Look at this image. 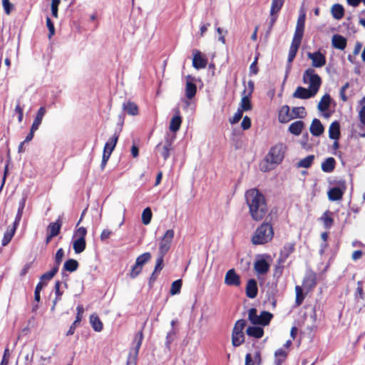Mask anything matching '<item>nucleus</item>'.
<instances>
[{
	"label": "nucleus",
	"mask_w": 365,
	"mask_h": 365,
	"mask_svg": "<svg viewBox=\"0 0 365 365\" xmlns=\"http://www.w3.org/2000/svg\"><path fill=\"white\" fill-rule=\"evenodd\" d=\"M269 267V264L264 259H258L254 263V269L257 274H267Z\"/></svg>",
	"instance_id": "nucleus-18"
},
{
	"label": "nucleus",
	"mask_w": 365,
	"mask_h": 365,
	"mask_svg": "<svg viewBox=\"0 0 365 365\" xmlns=\"http://www.w3.org/2000/svg\"><path fill=\"white\" fill-rule=\"evenodd\" d=\"M46 26L49 31L48 37L49 39H51L55 34V27L53 23L49 17L46 18Z\"/></svg>",
	"instance_id": "nucleus-59"
},
{
	"label": "nucleus",
	"mask_w": 365,
	"mask_h": 365,
	"mask_svg": "<svg viewBox=\"0 0 365 365\" xmlns=\"http://www.w3.org/2000/svg\"><path fill=\"white\" fill-rule=\"evenodd\" d=\"M295 293H296L295 306L299 307L302 304V302L305 298V295L303 293L302 288L299 285H297L295 287Z\"/></svg>",
	"instance_id": "nucleus-44"
},
{
	"label": "nucleus",
	"mask_w": 365,
	"mask_h": 365,
	"mask_svg": "<svg viewBox=\"0 0 365 365\" xmlns=\"http://www.w3.org/2000/svg\"><path fill=\"white\" fill-rule=\"evenodd\" d=\"M338 187L331 188L328 192V198L331 201H337L342 199L344 192L346 189V181L341 180L337 182Z\"/></svg>",
	"instance_id": "nucleus-8"
},
{
	"label": "nucleus",
	"mask_w": 365,
	"mask_h": 365,
	"mask_svg": "<svg viewBox=\"0 0 365 365\" xmlns=\"http://www.w3.org/2000/svg\"><path fill=\"white\" fill-rule=\"evenodd\" d=\"M304 35V29H295L294 34L292 43L301 45L302 39Z\"/></svg>",
	"instance_id": "nucleus-52"
},
{
	"label": "nucleus",
	"mask_w": 365,
	"mask_h": 365,
	"mask_svg": "<svg viewBox=\"0 0 365 365\" xmlns=\"http://www.w3.org/2000/svg\"><path fill=\"white\" fill-rule=\"evenodd\" d=\"M317 93L309 88H306L302 86H299L293 93V97L300 99H308L314 96Z\"/></svg>",
	"instance_id": "nucleus-15"
},
{
	"label": "nucleus",
	"mask_w": 365,
	"mask_h": 365,
	"mask_svg": "<svg viewBox=\"0 0 365 365\" xmlns=\"http://www.w3.org/2000/svg\"><path fill=\"white\" fill-rule=\"evenodd\" d=\"M61 282L59 281H56V283H55V287H54V289H55V294H56V297H55V299H53V305H52V307L51 309V310L52 312H53L55 310V308H56V306L57 304V303L61 300V297H62V295H63V292L61 291L60 288H61Z\"/></svg>",
	"instance_id": "nucleus-37"
},
{
	"label": "nucleus",
	"mask_w": 365,
	"mask_h": 365,
	"mask_svg": "<svg viewBox=\"0 0 365 365\" xmlns=\"http://www.w3.org/2000/svg\"><path fill=\"white\" fill-rule=\"evenodd\" d=\"M314 159V155H308L306 158L299 160V162L298 163V167L308 168L311 167V165H312Z\"/></svg>",
	"instance_id": "nucleus-47"
},
{
	"label": "nucleus",
	"mask_w": 365,
	"mask_h": 365,
	"mask_svg": "<svg viewBox=\"0 0 365 365\" xmlns=\"http://www.w3.org/2000/svg\"><path fill=\"white\" fill-rule=\"evenodd\" d=\"M64 256V250L63 248H59L57 252H56L54 260H55V264L53 267H56L59 269V266L62 262V259Z\"/></svg>",
	"instance_id": "nucleus-54"
},
{
	"label": "nucleus",
	"mask_w": 365,
	"mask_h": 365,
	"mask_svg": "<svg viewBox=\"0 0 365 365\" xmlns=\"http://www.w3.org/2000/svg\"><path fill=\"white\" fill-rule=\"evenodd\" d=\"M197 92V86L194 83V78L190 76H187V81L185 86V96L188 99H192L195 97Z\"/></svg>",
	"instance_id": "nucleus-17"
},
{
	"label": "nucleus",
	"mask_w": 365,
	"mask_h": 365,
	"mask_svg": "<svg viewBox=\"0 0 365 365\" xmlns=\"http://www.w3.org/2000/svg\"><path fill=\"white\" fill-rule=\"evenodd\" d=\"M173 140L172 138H170L169 136H167L165 138V143L163 145L160 143H158L155 147V149L160 152V154L165 160L169 158L170 153L173 150Z\"/></svg>",
	"instance_id": "nucleus-10"
},
{
	"label": "nucleus",
	"mask_w": 365,
	"mask_h": 365,
	"mask_svg": "<svg viewBox=\"0 0 365 365\" xmlns=\"http://www.w3.org/2000/svg\"><path fill=\"white\" fill-rule=\"evenodd\" d=\"M336 163L335 159L329 157L322 163L321 168L324 173H331L336 167Z\"/></svg>",
	"instance_id": "nucleus-29"
},
{
	"label": "nucleus",
	"mask_w": 365,
	"mask_h": 365,
	"mask_svg": "<svg viewBox=\"0 0 365 365\" xmlns=\"http://www.w3.org/2000/svg\"><path fill=\"white\" fill-rule=\"evenodd\" d=\"M264 329L258 326H250L246 329V334L248 336L255 339H260L264 335Z\"/></svg>",
	"instance_id": "nucleus-23"
},
{
	"label": "nucleus",
	"mask_w": 365,
	"mask_h": 365,
	"mask_svg": "<svg viewBox=\"0 0 365 365\" xmlns=\"http://www.w3.org/2000/svg\"><path fill=\"white\" fill-rule=\"evenodd\" d=\"M79 267V263L76 259H68L66 260L63 266V272H73Z\"/></svg>",
	"instance_id": "nucleus-33"
},
{
	"label": "nucleus",
	"mask_w": 365,
	"mask_h": 365,
	"mask_svg": "<svg viewBox=\"0 0 365 365\" xmlns=\"http://www.w3.org/2000/svg\"><path fill=\"white\" fill-rule=\"evenodd\" d=\"M309 130L312 135L319 136L324 133V128L319 119L314 118L311 123Z\"/></svg>",
	"instance_id": "nucleus-20"
},
{
	"label": "nucleus",
	"mask_w": 365,
	"mask_h": 365,
	"mask_svg": "<svg viewBox=\"0 0 365 365\" xmlns=\"http://www.w3.org/2000/svg\"><path fill=\"white\" fill-rule=\"evenodd\" d=\"M304 127V123L302 120H297L289 125V131L294 135H299Z\"/></svg>",
	"instance_id": "nucleus-31"
},
{
	"label": "nucleus",
	"mask_w": 365,
	"mask_h": 365,
	"mask_svg": "<svg viewBox=\"0 0 365 365\" xmlns=\"http://www.w3.org/2000/svg\"><path fill=\"white\" fill-rule=\"evenodd\" d=\"M119 138V133L115 132L106 143L103 151L104 153H110L111 155L113 150H114L117 142Z\"/></svg>",
	"instance_id": "nucleus-21"
},
{
	"label": "nucleus",
	"mask_w": 365,
	"mask_h": 365,
	"mask_svg": "<svg viewBox=\"0 0 365 365\" xmlns=\"http://www.w3.org/2000/svg\"><path fill=\"white\" fill-rule=\"evenodd\" d=\"M86 247V239H75L73 242V249L76 254L83 252Z\"/></svg>",
	"instance_id": "nucleus-35"
},
{
	"label": "nucleus",
	"mask_w": 365,
	"mask_h": 365,
	"mask_svg": "<svg viewBox=\"0 0 365 365\" xmlns=\"http://www.w3.org/2000/svg\"><path fill=\"white\" fill-rule=\"evenodd\" d=\"M287 146L283 143H278L271 147L265 157L266 161L272 165L280 164L284 158Z\"/></svg>",
	"instance_id": "nucleus-3"
},
{
	"label": "nucleus",
	"mask_w": 365,
	"mask_h": 365,
	"mask_svg": "<svg viewBox=\"0 0 365 365\" xmlns=\"http://www.w3.org/2000/svg\"><path fill=\"white\" fill-rule=\"evenodd\" d=\"M58 271V268L53 267L50 271L45 272L40 277V280L43 283L47 281H50L56 274Z\"/></svg>",
	"instance_id": "nucleus-45"
},
{
	"label": "nucleus",
	"mask_w": 365,
	"mask_h": 365,
	"mask_svg": "<svg viewBox=\"0 0 365 365\" xmlns=\"http://www.w3.org/2000/svg\"><path fill=\"white\" fill-rule=\"evenodd\" d=\"M274 232L272 224L269 222H263L256 228L251 237V242L253 245H264L270 242L274 238Z\"/></svg>",
	"instance_id": "nucleus-2"
},
{
	"label": "nucleus",
	"mask_w": 365,
	"mask_h": 365,
	"mask_svg": "<svg viewBox=\"0 0 365 365\" xmlns=\"http://www.w3.org/2000/svg\"><path fill=\"white\" fill-rule=\"evenodd\" d=\"M152 215V211L150 207L144 209L142 213V222L145 225H148L151 221Z\"/></svg>",
	"instance_id": "nucleus-48"
},
{
	"label": "nucleus",
	"mask_w": 365,
	"mask_h": 365,
	"mask_svg": "<svg viewBox=\"0 0 365 365\" xmlns=\"http://www.w3.org/2000/svg\"><path fill=\"white\" fill-rule=\"evenodd\" d=\"M292 113L293 114V115H292L293 118H303L307 114L305 108L303 106L294 107L292 110Z\"/></svg>",
	"instance_id": "nucleus-49"
},
{
	"label": "nucleus",
	"mask_w": 365,
	"mask_h": 365,
	"mask_svg": "<svg viewBox=\"0 0 365 365\" xmlns=\"http://www.w3.org/2000/svg\"><path fill=\"white\" fill-rule=\"evenodd\" d=\"M299 46H300L299 45H297V44H295L293 43H291L289 51V54H288V59H287L289 63H292L293 61V60L294 59Z\"/></svg>",
	"instance_id": "nucleus-50"
},
{
	"label": "nucleus",
	"mask_w": 365,
	"mask_h": 365,
	"mask_svg": "<svg viewBox=\"0 0 365 365\" xmlns=\"http://www.w3.org/2000/svg\"><path fill=\"white\" fill-rule=\"evenodd\" d=\"M275 365H282L287 357V352L282 349H277L275 353Z\"/></svg>",
	"instance_id": "nucleus-40"
},
{
	"label": "nucleus",
	"mask_w": 365,
	"mask_h": 365,
	"mask_svg": "<svg viewBox=\"0 0 365 365\" xmlns=\"http://www.w3.org/2000/svg\"><path fill=\"white\" fill-rule=\"evenodd\" d=\"M243 112L242 110L237 109V112L235 113L234 116L230 119V123L231 124H235L238 123L240 119L242 118Z\"/></svg>",
	"instance_id": "nucleus-60"
},
{
	"label": "nucleus",
	"mask_w": 365,
	"mask_h": 365,
	"mask_svg": "<svg viewBox=\"0 0 365 365\" xmlns=\"http://www.w3.org/2000/svg\"><path fill=\"white\" fill-rule=\"evenodd\" d=\"M245 197L252 220L255 222L262 221L268 212L264 195L258 189L252 188L245 192Z\"/></svg>",
	"instance_id": "nucleus-1"
},
{
	"label": "nucleus",
	"mask_w": 365,
	"mask_h": 365,
	"mask_svg": "<svg viewBox=\"0 0 365 365\" xmlns=\"http://www.w3.org/2000/svg\"><path fill=\"white\" fill-rule=\"evenodd\" d=\"M346 38L341 35L335 34L332 37V46L335 48L344 50L346 46Z\"/></svg>",
	"instance_id": "nucleus-26"
},
{
	"label": "nucleus",
	"mask_w": 365,
	"mask_h": 365,
	"mask_svg": "<svg viewBox=\"0 0 365 365\" xmlns=\"http://www.w3.org/2000/svg\"><path fill=\"white\" fill-rule=\"evenodd\" d=\"M182 282L181 279L174 281L171 284L170 293L172 295L179 294L182 287Z\"/></svg>",
	"instance_id": "nucleus-51"
},
{
	"label": "nucleus",
	"mask_w": 365,
	"mask_h": 365,
	"mask_svg": "<svg viewBox=\"0 0 365 365\" xmlns=\"http://www.w3.org/2000/svg\"><path fill=\"white\" fill-rule=\"evenodd\" d=\"M165 255H162L161 254L158 255V257L156 259L155 266L154 268L155 272H160L164 267V257Z\"/></svg>",
	"instance_id": "nucleus-55"
},
{
	"label": "nucleus",
	"mask_w": 365,
	"mask_h": 365,
	"mask_svg": "<svg viewBox=\"0 0 365 365\" xmlns=\"http://www.w3.org/2000/svg\"><path fill=\"white\" fill-rule=\"evenodd\" d=\"M151 257L152 256L150 252H144L136 258L135 263L143 267V266L151 259Z\"/></svg>",
	"instance_id": "nucleus-43"
},
{
	"label": "nucleus",
	"mask_w": 365,
	"mask_h": 365,
	"mask_svg": "<svg viewBox=\"0 0 365 365\" xmlns=\"http://www.w3.org/2000/svg\"><path fill=\"white\" fill-rule=\"evenodd\" d=\"M303 81L304 83H308L309 88L316 93L318 92L322 84L320 76L316 73L312 68L305 70L303 74Z\"/></svg>",
	"instance_id": "nucleus-6"
},
{
	"label": "nucleus",
	"mask_w": 365,
	"mask_h": 365,
	"mask_svg": "<svg viewBox=\"0 0 365 365\" xmlns=\"http://www.w3.org/2000/svg\"><path fill=\"white\" fill-rule=\"evenodd\" d=\"M90 322L96 331H101L103 328V323L97 315L92 314L90 317Z\"/></svg>",
	"instance_id": "nucleus-41"
},
{
	"label": "nucleus",
	"mask_w": 365,
	"mask_h": 365,
	"mask_svg": "<svg viewBox=\"0 0 365 365\" xmlns=\"http://www.w3.org/2000/svg\"><path fill=\"white\" fill-rule=\"evenodd\" d=\"M16 229V227L14 225L11 228L7 229V230L4 232L1 240L2 246H6L11 242L15 234Z\"/></svg>",
	"instance_id": "nucleus-38"
},
{
	"label": "nucleus",
	"mask_w": 365,
	"mask_h": 365,
	"mask_svg": "<svg viewBox=\"0 0 365 365\" xmlns=\"http://www.w3.org/2000/svg\"><path fill=\"white\" fill-rule=\"evenodd\" d=\"M2 5L5 13L8 15L10 14L13 9V4L10 3L9 0H2Z\"/></svg>",
	"instance_id": "nucleus-63"
},
{
	"label": "nucleus",
	"mask_w": 365,
	"mask_h": 365,
	"mask_svg": "<svg viewBox=\"0 0 365 365\" xmlns=\"http://www.w3.org/2000/svg\"><path fill=\"white\" fill-rule=\"evenodd\" d=\"M177 113L178 115H175L172 118L169 126L170 130L173 133H176L179 130L182 123V118L180 115L179 110L177 111Z\"/></svg>",
	"instance_id": "nucleus-30"
},
{
	"label": "nucleus",
	"mask_w": 365,
	"mask_h": 365,
	"mask_svg": "<svg viewBox=\"0 0 365 365\" xmlns=\"http://www.w3.org/2000/svg\"><path fill=\"white\" fill-rule=\"evenodd\" d=\"M63 222L61 217H59L57 220L54 222H51L47 227L48 233L51 234V236H57L60 233Z\"/></svg>",
	"instance_id": "nucleus-24"
},
{
	"label": "nucleus",
	"mask_w": 365,
	"mask_h": 365,
	"mask_svg": "<svg viewBox=\"0 0 365 365\" xmlns=\"http://www.w3.org/2000/svg\"><path fill=\"white\" fill-rule=\"evenodd\" d=\"M329 136L331 139L339 140L340 138V125L338 121L331 123L329 128Z\"/></svg>",
	"instance_id": "nucleus-27"
},
{
	"label": "nucleus",
	"mask_w": 365,
	"mask_h": 365,
	"mask_svg": "<svg viewBox=\"0 0 365 365\" xmlns=\"http://www.w3.org/2000/svg\"><path fill=\"white\" fill-rule=\"evenodd\" d=\"M245 293L248 298L254 299L257 297L258 293V287L257 281L255 279H250L247 281Z\"/></svg>",
	"instance_id": "nucleus-16"
},
{
	"label": "nucleus",
	"mask_w": 365,
	"mask_h": 365,
	"mask_svg": "<svg viewBox=\"0 0 365 365\" xmlns=\"http://www.w3.org/2000/svg\"><path fill=\"white\" fill-rule=\"evenodd\" d=\"M290 108L288 106H283L279 110L278 120L280 123H284L293 118L290 115Z\"/></svg>",
	"instance_id": "nucleus-22"
},
{
	"label": "nucleus",
	"mask_w": 365,
	"mask_h": 365,
	"mask_svg": "<svg viewBox=\"0 0 365 365\" xmlns=\"http://www.w3.org/2000/svg\"><path fill=\"white\" fill-rule=\"evenodd\" d=\"M317 284V274L312 270L306 272L303 280L302 286L306 291V294L312 292Z\"/></svg>",
	"instance_id": "nucleus-9"
},
{
	"label": "nucleus",
	"mask_w": 365,
	"mask_h": 365,
	"mask_svg": "<svg viewBox=\"0 0 365 365\" xmlns=\"http://www.w3.org/2000/svg\"><path fill=\"white\" fill-rule=\"evenodd\" d=\"M349 87V83L346 82L340 89V98L344 101L346 102L348 100V98L345 93L346 90Z\"/></svg>",
	"instance_id": "nucleus-64"
},
{
	"label": "nucleus",
	"mask_w": 365,
	"mask_h": 365,
	"mask_svg": "<svg viewBox=\"0 0 365 365\" xmlns=\"http://www.w3.org/2000/svg\"><path fill=\"white\" fill-rule=\"evenodd\" d=\"M307 57L312 61V66L314 68H322L327 63L325 55L319 51L314 53H308Z\"/></svg>",
	"instance_id": "nucleus-11"
},
{
	"label": "nucleus",
	"mask_w": 365,
	"mask_h": 365,
	"mask_svg": "<svg viewBox=\"0 0 365 365\" xmlns=\"http://www.w3.org/2000/svg\"><path fill=\"white\" fill-rule=\"evenodd\" d=\"M207 64V60L203 57L198 50L193 51L192 66L196 69L205 68Z\"/></svg>",
	"instance_id": "nucleus-14"
},
{
	"label": "nucleus",
	"mask_w": 365,
	"mask_h": 365,
	"mask_svg": "<svg viewBox=\"0 0 365 365\" xmlns=\"http://www.w3.org/2000/svg\"><path fill=\"white\" fill-rule=\"evenodd\" d=\"M143 267L135 263L128 274L129 277L131 279L136 278L142 272Z\"/></svg>",
	"instance_id": "nucleus-53"
},
{
	"label": "nucleus",
	"mask_w": 365,
	"mask_h": 365,
	"mask_svg": "<svg viewBox=\"0 0 365 365\" xmlns=\"http://www.w3.org/2000/svg\"><path fill=\"white\" fill-rule=\"evenodd\" d=\"M86 228L84 227H80L75 231L73 237H76V239H86Z\"/></svg>",
	"instance_id": "nucleus-57"
},
{
	"label": "nucleus",
	"mask_w": 365,
	"mask_h": 365,
	"mask_svg": "<svg viewBox=\"0 0 365 365\" xmlns=\"http://www.w3.org/2000/svg\"><path fill=\"white\" fill-rule=\"evenodd\" d=\"M330 103H331V97H330L329 94H328V93L324 94L322 97L320 101L318 103L317 107H318L319 110H320L321 112L327 111L329 108Z\"/></svg>",
	"instance_id": "nucleus-32"
},
{
	"label": "nucleus",
	"mask_w": 365,
	"mask_h": 365,
	"mask_svg": "<svg viewBox=\"0 0 365 365\" xmlns=\"http://www.w3.org/2000/svg\"><path fill=\"white\" fill-rule=\"evenodd\" d=\"M123 110L130 115H137L139 113L138 106L135 103L130 101L123 103Z\"/></svg>",
	"instance_id": "nucleus-25"
},
{
	"label": "nucleus",
	"mask_w": 365,
	"mask_h": 365,
	"mask_svg": "<svg viewBox=\"0 0 365 365\" xmlns=\"http://www.w3.org/2000/svg\"><path fill=\"white\" fill-rule=\"evenodd\" d=\"M295 242H287L284 245L279 252L280 262H284L286 259L294 252L295 250Z\"/></svg>",
	"instance_id": "nucleus-13"
},
{
	"label": "nucleus",
	"mask_w": 365,
	"mask_h": 365,
	"mask_svg": "<svg viewBox=\"0 0 365 365\" xmlns=\"http://www.w3.org/2000/svg\"><path fill=\"white\" fill-rule=\"evenodd\" d=\"M46 110L45 107L41 106L38 108V110L36 113V117L34 120V122L31 125V128H33V129H36V130L38 129V127L41 124L44 115L46 114Z\"/></svg>",
	"instance_id": "nucleus-28"
},
{
	"label": "nucleus",
	"mask_w": 365,
	"mask_h": 365,
	"mask_svg": "<svg viewBox=\"0 0 365 365\" xmlns=\"http://www.w3.org/2000/svg\"><path fill=\"white\" fill-rule=\"evenodd\" d=\"M61 3V0H52L51 1V14L54 18H58V6Z\"/></svg>",
	"instance_id": "nucleus-58"
},
{
	"label": "nucleus",
	"mask_w": 365,
	"mask_h": 365,
	"mask_svg": "<svg viewBox=\"0 0 365 365\" xmlns=\"http://www.w3.org/2000/svg\"><path fill=\"white\" fill-rule=\"evenodd\" d=\"M76 310H77V314H76V319H75L74 322H76V323L80 324V322L82 320L83 314V312H84L83 307L82 305H78L76 307Z\"/></svg>",
	"instance_id": "nucleus-61"
},
{
	"label": "nucleus",
	"mask_w": 365,
	"mask_h": 365,
	"mask_svg": "<svg viewBox=\"0 0 365 365\" xmlns=\"http://www.w3.org/2000/svg\"><path fill=\"white\" fill-rule=\"evenodd\" d=\"M246 326L247 322L245 319H239L235 322L232 332V344L233 346H239L245 342V336L243 330Z\"/></svg>",
	"instance_id": "nucleus-5"
},
{
	"label": "nucleus",
	"mask_w": 365,
	"mask_h": 365,
	"mask_svg": "<svg viewBox=\"0 0 365 365\" xmlns=\"http://www.w3.org/2000/svg\"><path fill=\"white\" fill-rule=\"evenodd\" d=\"M25 204H26V199L23 198L19 202L17 214H16V218H15V221L14 222V225H15L16 227L18 225V224L19 223V222H20V220L21 219V217H22V215H23V210H24V207H25Z\"/></svg>",
	"instance_id": "nucleus-46"
},
{
	"label": "nucleus",
	"mask_w": 365,
	"mask_h": 365,
	"mask_svg": "<svg viewBox=\"0 0 365 365\" xmlns=\"http://www.w3.org/2000/svg\"><path fill=\"white\" fill-rule=\"evenodd\" d=\"M225 284H227V286H240V276L237 274L235 269H230L226 272L225 277Z\"/></svg>",
	"instance_id": "nucleus-12"
},
{
	"label": "nucleus",
	"mask_w": 365,
	"mask_h": 365,
	"mask_svg": "<svg viewBox=\"0 0 365 365\" xmlns=\"http://www.w3.org/2000/svg\"><path fill=\"white\" fill-rule=\"evenodd\" d=\"M273 318V314L267 311H262L259 315L255 308H251L248 311V319L253 325L265 327L269 324Z\"/></svg>",
	"instance_id": "nucleus-4"
},
{
	"label": "nucleus",
	"mask_w": 365,
	"mask_h": 365,
	"mask_svg": "<svg viewBox=\"0 0 365 365\" xmlns=\"http://www.w3.org/2000/svg\"><path fill=\"white\" fill-rule=\"evenodd\" d=\"M365 297L364 289H363V282L361 281H358L357 287L355 292V299H364Z\"/></svg>",
	"instance_id": "nucleus-56"
},
{
	"label": "nucleus",
	"mask_w": 365,
	"mask_h": 365,
	"mask_svg": "<svg viewBox=\"0 0 365 365\" xmlns=\"http://www.w3.org/2000/svg\"><path fill=\"white\" fill-rule=\"evenodd\" d=\"M143 340V329L139 331L136 333L135 335L134 339H133V344L135 346V356L138 355L139 349L141 346L142 342Z\"/></svg>",
	"instance_id": "nucleus-39"
},
{
	"label": "nucleus",
	"mask_w": 365,
	"mask_h": 365,
	"mask_svg": "<svg viewBox=\"0 0 365 365\" xmlns=\"http://www.w3.org/2000/svg\"><path fill=\"white\" fill-rule=\"evenodd\" d=\"M173 237V230H168L160 240L158 248V254H161L162 255H166V254L168 252L170 248Z\"/></svg>",
	"instance_id": "nucleus-7"
},
{
	"label": "nucleus",
	"mask_w": 365,
	"mask_h": 365,
	"mask_svg": "<svg viewBox=\"0 0 365 365\" xmlns=\"http://www.w3.org/2000/svg\"><path fill=\"white\" fill-rule=\"evenodd\" d=\"M319 221L323 223L324 227L325 229L329 230L334 223L333 212L329 210H326L319 217Z\"/></svg>",
	"instance_id": "nucleus-19"
},
{
	"label": "nucleus",
	"mask_w": 365,
	"mask_h": 365,
	"mask_svg": "<svg viewBox=\"0 0 365 365\" xmlns=\"http://www.w3.org/2000/svg\"><path fill=\"white\" fill-rule=\"evenodd\" d=\"M250 95L245 93L241 99L240 108L238 109L242 110V112L252 110V106L250 101Z\"/></svg>",
	"instance_id": "nucleus-36"
},
{
	"label": "nucleus",
	"mask_w": 365,
	"mask_h": 365,
	"mask_svg": "<svg viewBox=\"0 0 365 365\" xmlns=\"http://www.w3.org/2000/svg\"><path fill=\"white\" fill-rule=\"evenodd\" d=\"M282 7H276L274 5H271L270 7V21H269V29H271L277 19V14L282 9Z\"/></svg>",
	"instance_id": "nucleus-42"
},
{
	"label": "nucleus",
	"mask_w": 365,
	"mask_h": 365,
	"mask_svg": "<svg viewBox=\"0 0 365 365\" xmlns=\"http://www.w3.org/2000/svg\"><path fill=\"white\" fill-rule=\"evenodd\" d=\"M257 61H258V55H257L255 58L254 61L251 63L250 66V73L256 75L258 73V67H257Z\"/></svg>",
	"instance_id": "nucleus-62"
},
{
	"label": "nucleus",
	"mask_w": 365,
	"mask_h": 365,
	"mask_svg": "<svg viewBox=\"0 0 365 365\" xmlns=\"http://www.w3.org/2000/svg\"><path fill=\"white\" fill-rule=\"evenodd\" d=\"M331 13L335 19L340 20L344 15V9L342 5L339 4H335L331 7Z\"/></svg>",
	"instance_id": "nucleus-34"
}]
</instances>
